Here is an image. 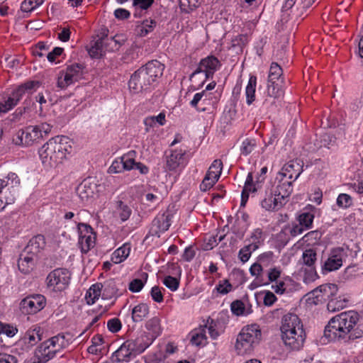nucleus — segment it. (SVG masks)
<instances>
[{"mask_svg": "<svg viewBox=\"0 0 363 363\" xmlns=\"http://www.w3.org/2000/svg\"><path fill=\"white\" fill-rule=\"evenodd\" d=\"M164 65L158 60H151L140 67L130 77L128 86L134 93L148 91L152 89L160 78Z\"/></svg>", "mask_w": 363, "mask_h": 363, "instance_id": "f257e3e1", "label": "nucleus"}, {"mask_svg": "<svg viewBox=\"0 0 363 363\" xmlns=\"http://www.w3.org/2000/svg\"><path fill=\"white\" fill-rule=\"evenodd\" d=\"M358 320L359 314L354 311L341 313L330 320L325 328L324 337L328 341L343 340L346 342Z\"/></svg>", "mask_w": 363, "mask_h": 363, "instance_id": "f03ea898", "label": "nucleus"}, {"mask_svg": "<svg viewBox=\"0 0 363 363\" xmlns=\"http://www.w3.org/2000/svg\"><path fill=\"white\" fill-rule=\"evenodd\" d=\"M72 146L69 138L56 136L50 139L39 149V156L45 166L55 167L61 164L70 153Z\"/></svg>", "mask_w": 363, "mask_h": 363, "instance_id": "7ed1b4c3", "label": "nucleus"}, {"mask_svg": "<svg viewBox=\"0 0 363 363\" xmlns=\"http://www.w3.org/2000/svg\"><path fill=\"white\" fill-rule=\"evenodd\" d=\"M280 330L281 338L286 346L294 350H298L303 347L306 335L301 320L296 314L289 313L284 315Z\"/></svg>", "mask_w": 363, "mask_h": 363, "instance_id": "20e7f679", "label": "nucleus"}, {"mask_svg": "<svg viewBox=\"0 0 363 363\" xmlns=\"http://www.w3.org/2000/svg\"><path fill=\"white\" fill-rule=\"evenodd\" d=\"M262 332L257 324L247 325L242 328L238 335L235 350L238 354L244 355L251 352L261 340Z\"/></svg>", "mask_w": 363, "mask_h": 363, "instance_id": "39448f33", "label": "nucleus"}, {"mask_svg": "<svg viewBox=\"0 0 363 363\" xmlns=\"http://www.w3.org/2000/svg\"><path fill=\"white\" fill-rule=\"evenodd\" d=\"M52 125L42 123L36 125H29L25 129L18 131L16 138L13 139L16 145L30 146L38 143L51 132Z\"/></svg>", "mask_w": 363, "mask_h": 363, "instance_id": "423d86ee", "label": "nucleus"}, {"mask_svg": "<svg viewBox=\"0 0 363 363\" xmlns=\"http://www.w3.org/2000/svg\"><path fill=\"white\" fill-rule=\"evenodd\" d=\"M70 279L71 272L67 269L57 268L47 276V287L54 293H62L68 288Z\"/></svg>", "mask_w": 363, "mask_h": 363, "instance_id": "0eeeda50", "label": "nucleus"}, {"mask_svg": "<svg viewBox=\"0 0 363 363\" xmlns=\"http://www.w3.org/2000/svg\"><path fill=\"white\" fill-rule=\"evenodd\" d=\"M84 66L79 63L68 65L65 70L59 73L57 78V86L62 89L78 82L83 76Z\"/></svg>", "mask_w": 363, "mask_h": 363, "instance_id": "6e6552de", "label": "nucleus"}, {"mask_svg": "<svg viewBox=\"0 0 363 363\" xmlns=\"http://www.w3.org/2000/svg\"><path fill=\"white\" fill-rule=\"evenodd\" d=\"M281 269L277 267L270 268L265 275L266 285H269L270 283L274 281L275 284H272L271 288L277 294L289 293L291 289L288 287L290 285H293L294 282L291 279H286L284 281L280 280L278 281V279L281 276Z\"/></svg>", "mask_w": 363, "mask_h": 363, "instance_id": "1a4fd4ad", "label": "nucleus"}, {"mask_svg": "<svg viewBox=\"0 0 363 363\" xmlns=\"http://www.w3.org/2000/svg\"><path fill=\"white\" fill-rule=\"evenodd\" d=\"M77 228L79 231V245L82 252L86 254L95 246L96 234L93 228L85 223H79Z\"/></svg>", "mask_w": 363, "mask_h": 363, "instance_id": "9d476101", "label": "nucleus"}, {"mask_svg": "<svg viewBox=\"0 0 363 363\" xmlns=\"http://www.w3.org/2000/svg\"><path fill=\"white\" fill-rule=\"evenodd\" d=\"M277 195L272 186H267L261 194V206L268 211L280 209L284 203Z\"/></svg>", "mask_w": 363, "mask_h": 363, "instance_id": "9b49d317", "label": "nucleus"}, {"mask_svg": "<svg viewBox=\"0 0 363 363\" xmlns=\"http://www.w3.org/2000/svg\"><path fill=\"white\" fill-rule=\"evenodd\" d=\"M221 66L218 59L213 56L209 55L202 59L197 67V69L191 74L190 79L194 78L196 74L204 72L205 80L209 78H213V76L216 70Z\"/></svg>", "mask_w": 363, "mask_h": 363, "instance_id": "f8f14e48", "label": "nucleus"}, {"mask_svg": "<svg viewBox=\"0 0 363 363\" xmlns=\"http://www.w3.org/2000/svg\"><path fill=\"white\" fill-rule=\"evenodd\" d=\"M172 213L168 210L159 213L152 222L150 231L151 235L160 237L161 233L168 230L172 224Z\"/></svg>", "mask_w": 363, "mask_h": 363, "instance_id": "ddd939ff", "label": "nucleus"}, {"mask_svg": "<svg viewBox=\"0 0 363 363\" xmlns=\"http://www.w3.org/2000/svg\"><path fill=\"white\" fill-rule=\"evenodd\" d=\"M347 257V252L342 247L333 248L322 267L323 272H329L339 269L342 266L343 259Z\"/></svg>", "mask_w": 363, "mask_h": 363, "instance_id": "4468645a", "label": "nucleus"}, {"mask_svg": "<svg viewBox=\"0 0 363 363\" xmlns=\"http://www.w3.org/2000/svg\"><path fill=\"white\" fill-rule=\"evenodd\" d=\"M46 303L45 296H26L21 303L23 313L34 314L42 310Z\"/></svg>", "mask_w": 363, "mask_h": 363, "instance_id": "2eb2a0df", "label": "nucleus"}, {"mask_svg": "<svg viewBox=\"0 0 363 363\" xmlns=\"http://www.w3.org/2000/svg\"><path fill=\"white\" fill-rule=\"evenodd\" d=\"M303 172V161L301 159H295L284 164L279 174L283 177L296 181Z\"/></svg>", "mask_w": 363, "mask_h": 363, "instance_id": "dca6fc26", "label": "nucleus"}, {"mask_svg": "<svg viewBox=\"0 0 363 363\" xmlns=\"http://www.w3.org/2000/svg\"><path fill=\"white\" fill-rule=\"evenodd\" d=\"M126 342L135 356L143 353L153 342L145 332L141 333L135 339H129Z\"/></svg>", "mask_w": 363, "mask_h": 363, "instance_id": "f3484780", "label": "nucleus"}, {"mask_svg": "<svg viewBox=\"0 0 363 363\" xmlns=\"http://www.w3.org/2000/svg\"><path fill=\"white\" fill-rule=\"evenodd\" d=\"M185 150H171L169 155L166 156L165 169L169 172L177 171L181 166L184 164Z\"/></svg>", "mask_w": 363, "mask_h": 363, "instance_id": "a211bd4d", "label": "nucleus"}, {"mask_svg": "<svg viewBox=\"0 0 363 363\" xmlns=\"http://www.w3.org/2000/svg\"><path fill=\"white\" fill-rule=\"evenodd\" d=\"M45 247V238L42 235H38L32 238L24 249V253L37 256Z\"/></svg>", "mask_w": 363, "mask_h": 363, "instance_id": "6ab92c4d", "label": "nucleus"}, {"mask_svg": "<svg viewBox=\"0 0 363 363\" xmlns=\"http://www.w3.org/2000/svg\"><path fill=\"white\" fill-rule=\"evenodd\" d=\"M305 230H306L304 227L301 225L299 223H292L291 225L284 226L277 236L279 239L286 243L290 240L289 235L291 237H296L303 233Z\"/></svg>", "mask_w": 363, "mask_h": 363, "instance_id": "aec40b11", "label": "nucleus"}, {"mask_svg": "<svg viewBox=\"0 0 363 363\" xmlns=\"http://www.w3.org/2000/svg\"><path fill=\"white\" fill-rule=\"evenodd\" d=\"M96 186L88 180H84L77 188V193L82 201L94 197Z\"/></svg>", "mask_w": 363, "mask_h": 363, "instance_id": "412c9836", "label": "nucleus"}, {"mask_svg": "<svg viewBox=\"0 0 363 363\" xmlns=\"http://www.w3.org/2000/svg\"><path fill=\"white\" fill-rule=\"evenodd\" d=\"M35 353L43 362H47L56 356L57 350L52 347L50 341L47 340L38 347Z\"/></svg>", "mask_w": 363, "mask_h": 363, "instance_id": "4be33fe9", "label": "nucleus"}, {"mask_svg": "<svg viewBox=\"0 0 363 363\" xmlns=\"http://www.w3.org/2000/svg\"><path fill=\"white\" fill-rule=\"evenodd\" d=\"M294 181L281 177L274 191L277 196L284 202V199L290 196L293 192V182Z\"/></svg>", "mask_w": 363, "mask_h": 363, "instance_id": "5701e85b", "label": "nucleus"}, {"mask_svg": "<svg viewBox=\"0 0 363 363\" xmlns=\"http://www.w3.org/2000/svg\"><path fill=\"white\" fill-rule=\"evenodd\" d=\"M136 357L133 352L130 350L128 342L125 341L121 346L113 352L112 359L113 362H129L132 357Z\"/></svg>", "mask_w": 363, "mask_h": 363, "instance_id": "b1692460", "label": "nucleus"}, {"mask_svg": "<svg viewBox=\"0 0 363 363\" xmlns=\"http://www.w3.org/2000/svg\"><path fill=\"white\" fill-rule=\"evenodd\" d=\"M106 50L108 52L118 51L126 41L125 37L122 34H117L113 37L104 38Z\"/></svg>", "mask_w": 363, "mask_h": 363, "instance_id": "393cba45", "label": "nucleus"}, {"mask_svg": "<svg viewBox=\"0 0 363 363\" xmlns=\"http://www.w3.org/2000/svg\"><path fill=\"white\" fill-rule=\"evenodd\" d=\"M145 328L149 332L147 334L152 342L162 333L160 320L157 317H153L147 320Z\"/></svg>", "mask_w": 363, "mask_h": 363, "instance_id": "a878e982", "label": "nucleus"}, {"mask_svg": "<svg viewBox=\"0 0 363 363\" xmlns=\"http://www.w3.org/2000/svg\"><path fill=\"white\" fill-rule=\"evenodd\" d=\"M16 189L1 188L0 189V211L4 210L7 205L14 203Z\"/></svg>", "mask_w": 363, "mask_h": 363, "instance_id": "bb28decb", "label": "nucleus"}, {"mask_svg": "<svg viewBox=\"0 0 363 363\" xmlns=\"http://www.w3.org/2000/svg\"><path fill=\"white\" fill-rule=\"evenodd\" d=\"M206 328H207V325L204 324L200 325L199 328H195L189 333L191 336L190 342L192 345L200 346L203 344L206 340Z\"/></svg>", "mask_w": 363, "mask_h": 363, "instance_id": "cd10ccee", "label": "nucleus"}, {"mask_svg": "<svg viewBox=\"0 0 363 363\" xmlns=\"http://www.w3.org/2000/svg\"><path fill=\"white\" fill-rule=\"evenodd\" d=\"M34 257L32 255L21 254L18 260L19 270L23 274H28L34 267Z\"/></svg>", "mask_w": 363, "mask_h": 363, "instance_id": "c85d7f7f", "label": "nucleus"}, {"mask_svg": "<svg viewBox=\"0 0 363 363\" xmlns=\"http://www.w3.org/2000/svg\"><path fill=\"white\" fill-rule=\"evenodd\" d=\"M104 38H99L96 40L89 49L88 52L92 58H101L106 52Z\"/></svg>", "mask_w": 363, "mask_h": 363, "instance_id": "c756f323", "label": "nucleus"}, {"mask_svg": "<svg viewBox=\"0 0 363 363\" xmlns=\"http://www.w3.org/2000/svg\"><path fill=\"white\" fill-rule=\"evenodd\" d=\"M257 86V77L250 75L245 88L246 103L248 106L255 101V91Z\"/></svg>", "mask_w": 363, "mask_h": 363, "instance_id": "7c9ffc66", "label": "nucleus"}, {"mask_svg": "<svg viewBox=\"0 0 363 363\" xmlns=\"http://www.w3.org/2000/svg\"><path fill=\"white\" fill-rule=\"evenodd\" d=\"M154 0H133L134 16L140 17L152 6Z\"/></svg>", "mask_w": 363, "mask_h": 363, "instance_id": "2f4dec72", "label": "nucleus"}, {"mask_svg": "<svg viewBox=\"0 0 363 363\" xmlns=\"http://www.w3.org/2000/svg\"><path fill=\"white\" fill-rule=\"evenodd\" d=\"M20 184V179L14 172H9L5 177L0 179V189L8 188L16 189Z\"/></svg>", "mask_w": 363, "mask_h": 363, "instance_id": "473e14b6", "label": "nucleus"}, {"mask_svg": "<svg viewBox=\"0 0 363 363\" xmlns=\"http://www.w3.org/2000/svg\"><path fill=\"white\" fill-rule=\"evenodd\" d=\"M218 103V99L216 96H213L211 93L206 91V94L203 98H201V104L197 111L199 112H203L209 111L210 108H215Z\"/></svg>", "mask_w": 363, "mask_h": 363, "instance_id": "72a5a7b5", "label": "nucleus"}, {"mask_svg": "<svg viewBox=\"0 0 363 363\" xmlns=\"http://www.w3.org/2000/svg\"><path fill=\"white\" fill-rule=\"evenodd\" d=\"M349 300L344 296H333L327 304L329 311L335 312L345 308Z\"/></svg>", "mask_w": 363, "mask_h": 363, "instance_id": "f704fd0d", "label": "nucleus"}, {"mask_svg": "<svg viewBox=\"0 0 363 363\" xmlns=\"http://www.w3.org/2000/svg\"><path fill=\"white\" fill-rule=\"evenodd\" d=\"M165 123V114L163 112L160 113L157 116H148L144 120L146 132H149L150 128H153L157 124L163 125Z\"/></svg>", "mask_w": 363, "mask_h": 363, "instance_id": "c9c22d12", "label": "nucleus"}, {"mask_svg": "<svg viewBox=\"0 0 363 363\" xmlns=\"http://www.w3.org/2000/svg\"><path fill=\"white\" fill-rule=\"evenodd\" d=\"M130 252V245L125 243L114 251L111 259L114 263L119 264L128 257Z\"/></svg>", "mask_w": 363, "mask_h": 363, "instance_id": "e433bc0d", "label": "nucleus"}, {"mask_svg": "<svg viewBox=\"0 0 363 363\" xmlns=\"http://www.w3.org/2000/svg\"><path fill=\"white\" fill-rule=\"evenodd\" d=\"M149 308L147 304L140 303L132 310V319L134 322L142 321L148 314Z\"/></svg>", "mask_w": 363, "mask_h": 363, "instance_id": "4c0bfd02", "label": "nucleus"}, {"mask_svg": "<svg viewBox=\"0 0 363 363\" xmlns=\"http://www.w3.org/2000/svg\"><path fill=\"white\" fill-rule=\"evenodd\" d=\"M301 260L304 265L314 269L315 264L317 260V253L315 250L312 248L305 250L303 252Z\"/></svg>", "mask_w": 363, "mask_h": 363, "instance_id": "58836bf2", "label": "nucleus"}, {"mask_svg": "<svg viewBox=\"0 0 363 363\" xmlns=\"http://www.w3.org/2000/svg\"><path fill=\"white\" fill-rule=\"evenodd\" d=\"M48 340L50 341V345H52V347L57 350V354L69 345L63 333H59L50 337Z\"/></svg>", "mask_w": 363, "mask_h": 363, "instance_id": "ea45409f", "label": "nucleus"}, {"mask_svg": "<svg viewBox=\"0 0 363 363\" xmlns=\"http://www.w3.org/2000/svg\"><path fill=\"white\" fill-rule=\"evenodd\" d=\"M223 169V162L220 160H215L208 168L206 176H208L214 181H218Z\"/></svg>", "mask_w": 363, "mask_h": 363, "instance_id": "a19ab883", "label": "nucleus"}, {"mask_svg": "<svg viewBox=\"0 0 363 363\" xmlns=\"http://www.w3.org/2000/svg\"><path fill=\"white\" fill-rule=\"evenodd\" d=\"M257 187L253 184V176L252 172H249L242 191L241 199L248 200L250 192L257 191Z\"/></svg>", "mask_w": 363, "mask_h": 363, "instance_id": "79ce46f5", "label": "nucleus"}, {"mask_svg": "<svg viewBox=\"0 0 363 363\" xmlns=\"http://www.w3.org/2000/svg\"><path fill=\"white\" fill-rule=\"evenodd\" d=\"M135 156L136 152L135 150H130L121 157L123 165V169H125V170L130 171L134 169V167L136 164L135 160Z\"/></svg>", "mask_w": 363, "mask_h": 363, "instance_id": "37998d69", "label": "nucleus"}, {"mask_svg": "<svg viewBox=\"0 0 363 363\" xmlns=\"http://www.w3.org/2000/svg\"><path fill=\"white\" fill-rule=\"evenodd\" d=\"M338 287L335 284H325L315 288L313 291L307 293L306 295H310L313 292H320L326 295H335L337 293Z\"/></svg>", "mask_w": 363, "mask_h": 363, "instance_id": "c03bdc74", "label": "nucleus"}, {"mask_svg": "<svg viewBox=\"0 0 363 363\" xmlns=\"http://www.w3.org/2000/svg\"><path fill=\"white\" fill-rule=\"evenodd\" d=\"M117 213L121 221H126L132 213L131 208L122 201H117Z\"/></svg>", "mask_w": 363, "mask_h": 363, "instance_id": "a18cd8bd", "label": "nucleus"}, {"mask_svg": "<svg viewBox=\"0 0 363 363\" xmlns=\"http://www.w3.org/2000/svg\"><path fill=\"white\" fill-rule=\"evenodd\" d=\"M45 0H24L21 6L22 12L29 13L42 5Z\"/></svg>", "mask_w": 363, "mask_h": 363, "instance_id": "49530a36", "label": "nucleus"}, {"mask_svg": "<svg viewBox=\"0 0 363 363\" xmlns=\"http://www.w3.org/2000/svg\"><path fill=\"white\" fill-rule=\"evenodd\" d=\"M282 74V68L277 62H272L269 71L268 82H279Z\"/></svg>", "mask_w": 363, "mask_h": 363, "instance_id": "de8ad7c7", "label": "nucleus"}, {"mask_svg": "<svg viewBox=\"0 0 363 363\" xmlns=\"http://www.w3.org/2000/svg\"><path fill=\"white\" fill-rule=\"evenodd\" d=\"M156 24L157 23L155 20L144 21L140 26H138V34L142 37L147 35L154 30Z\"/></svg>", "mask_w": 363, "mask_h": 363, "instance_id": "09e8293b", "label": "nucleus"}, {"mask_svg": "<svg viewBox=\"0 0 363 363\" xmlns=\"http://www.w3.org/2000/svg\"><path fill=\"white\" fill-rule=\"evenodd\" d=\"M267 94L274 99L279 98L283 95V91L279 82H268Z\"/></svg>", "mask_w": 363, "mask_h": 363, "instance_id": "8fccbe9b", "label": "nucleus"}, {"mask_svg": "<svg viewBox=\"0 0 363 363\" xmlns=\"http://www.w3.org/2000/svg\"><path fill=\"white\" fill-rule=\"evenodd\" d=\"M314 215L310 212H303L298 218V223L308 230L312 227Z\"/></svg>", "mask_w": 363, "mask_h": 363, "instance_id": "3c124183", "label": "nucleus"}, {"mask_svg": "<svg viewBox=\"0 0 363 363\" xmlns=\"http://www.w3.org/2000/svg\"><path fill=\"white\" fill-rule=\"evenodd\" d=\"M363 336V318L359 316V320L349 335V340H354Z\"/></svg>", "mask_w": 363, "mask_h": 363, "instance_id": "603ef678", "label": "nucleus"}, {"mask_svg": "<svg viewBox=\"0 0 363 363\" xmlns=\"http://www.w3.org/2000/svg\"><path fill=\"white\" fill-rule=\"evenodd\" d=\"M199 0H179V7L182 12L189 13L194 11L198 6Z\"/></svg>", "mask_w": 363, "mask_h": 363, "instance_id": "864d4df0", "label": "nucleus"}, {"mask_svg": "<svg viewBox=\"0 0 363 363\" xmlns=\"http://www.w3.org/2000/svg\"><path fill=\"white\" fill-rule=\"evenodd\" d=\"M336 203L340 208H347L352 205V199L347 194H340L337 198Z\"/></svg>", "mask_w": 363, "mask_h": 363, "instance_id": "5fc2aeb1", "label": "nucleus"}, {"mask_svg": "<svg viewBox=\"0 0 363 363\" xmlns=\"http://www.w3.org/2000/svg\"><path fill=\"white\" fill-rule=\"evenodd\" d=\"M255 146V140L248 138L244 140L240 147L241 154L245 156L248 155L253 151Z\"/></svg>", "mask_w": 363, "mask_h": 363, "instance_id": "6e6d98bb", "label": "nucleus"}, {"mask_svg": "<svg viewBox=\"0 0 363 363\" xmlns=\"http://www.w3.org/2000/svg\"><path fill=\"white\" fill-rule=\"evenodd\" d=\"M250 272L255 278H259L262 281H265V274L263 271L262 265L257 262L254 263L250 268Z\"/></svg>", "mask_w": 363, "mask_h": 363, "instance_id": "4d7b16f0", "label": "nucleus"}, {"mask_svg": "<svg viewBox=\"0 0 363 363\" xmlns=\"http://www.w3.org/2000/svg\"><path fill=\"white\" fill-rule=\"evenodd\" d=\"M25 94H26V93L21 84L11 93V96L8 99H9V102L13 104L15 106Z\"/></svg>", "mask_w": 363, "mask_h": 363, "instance_id": "13d9d810", "label": "nucleus"}, {"mask_svg": "<svg viewBox=\"0 0 363 363\" xmlns=\"http://www.w3.org/2000/svg\"><path fill=\"white\" fill-rule=\"evenodd\" d=\"M25 94H26V93L21 84L11 93V96L8 99H9V102L13 104L15 106Z\"/></svg>", "mask_w": 363, "mask_h": 363, "instance_id": "bf43d9fd", "label": "nucleus"}, {"mask_svg": "<svg viewBox=\"0 0 363 363\" xmlns=\"http://www.w3.org/2000/svg\"><path fill=\"white\" fill-rule=\"evenodd\" d=\"M25 94H26V93L21 84L11 93V96L8 99H9V102L13 104L15 106Z\"/></svg>", "mask_w": 363, "mask_h": 363, "instance_id": "052dcab7", "label": "nucleus"}, {"mask_svg": "<svg viewBox=\"0 0 363 363\" xmlns=\"http://www.w3.org/2000/svg\"><path fill=\"white\" fill-rule=\"evenodd\" d=\"M25 94H26V93L21 84L11 93V96L8 99H9V102L13 104L15 106Z\"/></svg>", "mask_w": 363, "mask_h": 363, "instance_id": "680f3d73", "label": "nucleus"}, {"mask_svg": "<svg viewBox=\"0 0 363 363\" xmlns=\"http://www.w3.org/2000/svg\"><path fill=\"white\" fill-rule=\"evenodd\" d=\"M262 235L263 232L260 228H256L252 232L251 235L252 243L250 245H252L253 250H255L262 242Z\"/></svg>", "mask_w": 363, "mask_h": 363, "instance_id": "e2e57ef3", "label": "nucleus"}, {"mask_svg": "<svg viewBox=\"0 0 363 363\" xmlns=\"http://www.w3.org/2000/svg\"><path fill=\"white\" fill-rule=\"evenodd\" d=\"M21 86L27 94H32L40 87V82L39 81L30 80L21 84Z\"/></svg>", "mask_w": 363, "mask_h": 363, "instance_id": "0e129e2a", "label": "nucleus"}, {"mask_svg": "<svg viewBox=\"0 0 363 363\" xmlns=\"http://www.w3.org/2000/svg\"><path fill=\"white\" fill-rule=\"evenodd\" d=\"M164 285H165L172 291H176L179 285V280L176 277L172 276H167L162 281Z\"/></svg>", "mask_w": 363, "mask_h": 363, "instance_id": "69168bd1", "label": "nucleus"}, {"mask_svg": "<svg viewBox=\"0 0 363 363\" xmlns=\"http://www.w3.org/2000/svg\"><path fill=\"white\" fill-rule=\"evenodd\" d=\"M216 289L219 294H226L232 291L233 286L230 284L228 279H223L219 281Z\"/></svg>", "mask_w": 363, "mask_h": 363, "instance_id": "338daca9", "label": "nucleus"}, {"mask_svg": "<svg viewBox=\"0 0 363 363\" xmlns=\"http://www.w3.org/2000/svg\"><path fill=\"white\" fill-rule=\"evenodd\" d=\"M22 340L28 347H33L38 343V340L35 339L32 328L27 330Z\"/></svg>", "mask_w": 363, "mask_h": 363, "instance_id": "774afa93", "label": "nucleus"}]
</instances>
